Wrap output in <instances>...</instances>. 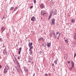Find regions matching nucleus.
Returning <instances> with one entry per match:
<instances>
[{
  "label": "nucleus",
  "mask_w": 76,
  "mask_h": 76,
  "mask_svg": "<svg viewBox=\"0 0 76 76\" xmlns=\"http://www.w3.org/2000/svg\"><path fill=\"white\" fill-rule=\"evenodd\" d=\"M75 20L74 19L72 18L71 20L72 22L73 23V22H75Z\"/></svg>",
  "instance_id": "19"
},
{
  "label": "nucleus",
  "mask_w": 76,
  "mask_h": 76,
  "mask_svg": "<svg viewBox=\"0 0 76 76\" xmlns=\"http://www.w3.org/2000/svg\"><path fill=\"white\" fill-rule=\"evenodd\" d=\"M74 55L75 56H76V53H75Z\"/></svg>",
  "instance_id": "46"
},
{
  "label": "nucleus",
  "mask_w": 76,
  "mask_h": 76,
  "mask_svg": "<svg viewBox=\"0 0 76 76\" xmlns=\"http://www.w3.org/2000/svg\"><path fill=\"white\" fill-rule=\"evenodd\" d=\"M40 7H41V9H43V8L44 7V5L42 4L40 5Z\"/></svg>",
  "instance_id": "10"
},
{
  "label": "nucleus",
  "mask_w": 76,
  "mask_h": 76,
  "mask_svg": "<svg viewBox=\"0 0 76 76\" xmlns=\"http://www.w3.org/2000/svg\"><path fill=\"white\" fill-rule=\"evenodd\" d=\"M57 61H58V59H56V60L54 61V63L55 64H57Z\"/></svg>",
  "instance_id": "13"
},
{
  "label": "nucleus",
  "mask_w": 76,
  "mask_h": 76,
  "mask_svg": "<svg viewBox=\"0 0 76 76\" xmlns=\"http://www.w3.org/2000/svg\"><path fill=\"white\" fill-rule=\"evenodd\" d=\"M42 51H40L39 53V54H42Z\"/></svg>",
  "instance_id": "27"
},
{
  "label": "nucleus",
  "mask_w": 76,
  "mask_h": 76,
  "mask_svg": "<svg viewBox=\"0 0 76 76\" xmlns=\"http://www.w3.org/2000/svg\"><path fill=\"white\" fill-rule=\"evenodd\" d=\"M31 20L32 22H34L35 20H36V18H35V17L33 16L32 18H31Z\"/></svg>",
  "instance_id": "5"
},
{
  "label": "nucleus",
  "mask_w": 76,
  "mask_h": 76,
  "mask_svg": "<svg viewBox=\"0 0 76 76\" xmlns=\"http://www.w3.org/2000/svg\"><path fill=\"white\" fill-rule=\"evenodd\" d=\"M53 36L54 37V39H56L57 38V37L56 36V34H55V32L54 31H53Z\"/></svg>",
  "instance_id": "4"
},
{
  "label": "nucleus",
  "mask_w": 76,
  "mask_h": 76,
  "mask_svg": "<svg viewBox=\"0 0 76 76\" xmlns=\"http://www.w3.org/2000/svg\"><path fill=\"white\" fill-rule=\"evenodd\" d=\"M31 49H32L30 48L29 49V51H30L29 53L30 55L32 54V50H31Z\"/></svg>",
  "instance_id": "11"
},
{
  "label": "nucleus",
  "mask_w": 76,
  "mask_h": 76,
  "mask_svg": "<svg viewBox=\"0 0 76 76\" xmlns=\"http://www.w3.org/2000/svg\"><path fill=\"white\" fill-rule=\"evenodd\" d=\"M64 57L65 60H66L67 58V55L66 54H65L64 55Z\"/></svg>",
  "instance_id": "12"
},
{
  "label": "nucleus",
  "mask_w": 76,
  "mask_h": 76,
  "mask_svg": "<svg viewBox=\"0 0 76 76\" xmlns=\"http://www.w3.org/2000/svg\"><path fill=\"white\" fill-rule=\"evenodd\" d=\"M18 50H19V51H21V50H22V48H20Z\"/></svg>",
  "instance_id": "26"
},
{
  "label": "nucleus",
  "mask_w": 76,
  "mask_h": 76,
  "mask_svg": "<svg viewBox=\"0 0 76 76\" xmlns=\"http://www.w3.org/2000/svg\"><path fill=\"white\" fill-rule=\"evenodd\" d=\"M6 19V15H4L3 16L2 20L3 19Z\"/></svg>",
  "instance_id": "17"
},
{
  "label": "nucleus",
  "mask_w": 76,
  "mask_h": 76,
  "mask_svg": "<svg viewBox=\"0 0 76 76\" xmlns=\"http://www.w3.org/2000/svg\"><path fill=\"white\" fill-rule=\"evenodd\" d=\"M50 0H48V1H50Z\"/></svg>",
  "instance_id": "53"
},
{
  "label": "nucleus",
  "mask_w": 76,
  "mask_h": 76,
  "mask_svg": "<svg viewBox=\"0 0 76 76\" xmlns=\"http://www.w3.org/2000/svg\"><path fill=\"white\" fill-rule=\"evenodd\" d=\"M41 40H42V41L44 42V41H45V39H44V38H43V37H42L39 38V39L38 41H41Z\"/></svg>",
  "instance_id": "7"
},
{
  "label": "nucleus",
  "mask_w": 76,
  "mask_h": 76,
  "mask_svg": "<svg viewBox=\"0 0 76 76\" xmlns=\"http://www.w3.org/2000/svg\"><path fill=\"white\" fill-rule=\"evenodd\" d=\"M59 37H60V34H59L58 39H59Z\"/></svg>",
  "instance_id": "41"
},
{
  "label": "nucleus",
  "mask_w": 76,
  "mask_h": 76,
  "mask_svg": "<svg viewBox=\"0 0 76 76\" xmlns=\"http://www.w3.org/2000/svg\"><path fill=\"white\" fill-rule=\"evenodd\" d=\"M7 70H8L7 69H6L5 68L4 70V73H7Z\"/></svg>",
  "instance_id": "14"
},
{
  "label": "nucleus",
  "mask_w": 76,
  "mask_h": 76,
  "mask_svg": "<svg viewBox=\"0 0 76 76\" xmlns=\"http://www.w3.org/2000/svg\"><path fill=\"white\" fill-rule=\"evenodd\" d=\"M28 61L29 63H30V62H31V61L28 60Z\"/></svg>",
  "instance_id": "42"
},
{
  "label": "nucleus",
  "mask_w": 76,
  "mask_h": 76,
  "mask_svg": "<svg viewBox=\"0 0 76 76\" xmlns=\"http://www.w3.org/2000/svg\"><path fill=\"white\" fill-rule=\"evenodd\" d=\"M33 7V6H32L30 7V8L31 9H32Z\"/></svg>",
  "instance_id": "38"
},
{
  "label": "nucleus",
  "mask_w": 76,
  "mask_h": 76,
  "mask_svg": "<svg viewBox=\"0 0 76 76\" xmlns=\"http://www.w3.org/2000/svg\"><path fill=\"white\" fill-rule=\"evenodd\" d=\"M58 33H59V32L58 31L56 33V36H57V35L58 34Z\"/></svg>",
  "instance_id": "30"
},
{
  "label": "nucleus",
  "mask_w": 76,
  "mask_h": 76,
  "mask_svg": "<svg viewBox=\"0 0 76 76\" xmlns=\"http://www.w3.org/2000/svg\"><path fill=\"white\" fill-rule=\"evenodd\" d=\"M5 69H7L8 70L9 69V67L8 66H5Z\"/></svg>",
  "instance_id": "15"
},
{
  "label": "nucleus",
  "mask_w": 76,
  "mask_h": 76,
  "mask_svg": "<svg viewBox=\"0 0 76 76\" xmlns=\"http://www.w3.org/2000/svg\"><path fill=\"white\" fill-rule=\"evenodd\" d=\"M26 69V71H28V69Z\"/></svg>",
  "instance_id": "45"
},
{
  "label": "nucleus",
  "mask_w": 76,
  "mask_h": 76,
  "mask_svg": "<svg viewBox=\"0 0 76 76\" xmlns=\"http://www.w3.org/2000/svg\"><path fill=\"white\" fill-rule=\"evenodd\" d=\"M13 61L14 63H16V61H17V59L16 58L14 57L13 58Z\"/></svg>",
  "instance_id": "6"
},
{
  "label": "nucleus",
  "mask_w": 76,
  "mask_h": 76,
  "mask_svg": "<svg viewBox=\"0 0 76 76\" xmlns=\"http://www.w3.org/2000/svg\"><path fill=\"white\" fill-rule=\"evenodd\" d=\"M51 25L52 26L54 25H54H55V23H56V22H55V19L54 18H53L51 20Z\"/></svg>",
  "instance_id": "1"
},
{
  "label": "nucleus",
  "mask_w": 76,
  "mask_h": 76,
  "mask_svg": "<svg viewBox=\"0 0 76 76\" xmlns=\"http://www.w3.org/2000/svg\"><path fill=\"white\" fill-rule=\"evenodd\" d=\"M20 57H18V60H19V59H20Z\"/></svg>",
  "instance_id": "40"
},
{
  "label": "nucleus",
  "mask_w": 76,
  "mask_h": 76,
  "mask_svg": "<svg viewBox=\"0 0 76 76\" xmlns=\"http://www.w3.org/2000/svg\"><path fill=\"white\" fill-rule=\"evenodd\" d=\"M74 64H72V68H73V67H74Z\"/></svg>",
  "instance_id": "32"
},
{
  "label": "nucleus",
  "mask_w": 76,
  "mask_h": 76,
  "mask_svg": "<svg viewBox=\"0 0 76 76\" xmlns=\"http://www.w3.org/2000/svg\"><path fill=\"white\" fill-rule=\"evenodd\" d=\"M45 75L46 76H48V74H45Z\"/></svg>",
  "instance_id": "39"
},
{
  "label": "nucleus",
  "mask_w": 76,
  "mask_h": 76,
  "mask_svg": "<svg viewBox=\"0 0 76 76\" xmlns=\"http://www.w3.org/2000/svg\"><path fill=\"white\" fill-rule=\"evenodd\" d=\"M21 52V51H18V54H19L20 55V52Z\"/></svg>",
  "instance_id": "31"
},
{
  "label": "nucleus",
  "mask_w": 76,
  "mask_h": 76,
  "mask_svg": "<svg viewBox=\"0 0 76 76\" xmlns=\"http://www.w3.org/2000/svg\"><path fill=\"white\" fill-rule=\"evenodd\" d=\"M34 3H35H35H36V0H34Z\"/></svg>",
  "instance_id": "29"
},
{
  "label": "nucleus",
  "mask_w": 76,
  "mask_h": 76,
  "mask_svg": "<svg viewBox=\"0 0 76 76\" xmlns=\"http://www.w3.org/2000/svg\"><path fill=\"white\" fill-rule=\"evenodd\" d=\"M44 46V44H43L42 45V46Z\"/></svg>",
  "instance_id": "49"
},
{
  "label": "nucleus",
  "mask_w": 76,
  "mask_h": 76,
  "mask_svg": "<svg viewBox=\"0 0 76 76\" xmlns=\"http://www.w3.org/2000/svg\"><path fill=\"white\" fill-rule=\"evenodd\" d=\"M57 14V10H54V15H56Z\"/></svg>",
  "instance_id": "18"
},
{
  "label": "nucleus",
  "mask_w": 76,
  "mask_h": 76,
  "mask_svg": "<svg viewBox=\"0 0 76 76\" xmlns=\"http://www.w3.org/2000/svg\"><path fill=\"white\" fill-rule=\"evenodd\" d=\"M3 41V39L2 38H0V41L1 42H2V41Z\"/></svg>",
  "instance_id": "23"
},
{
  "label": "nucleus",
  "mask_w": 76,
  "mask_h": 76,
  "mask_svg": "<svg viewBox=\"0 0 76 76\" xmlns=\"http://www.w3.org/2000/svg\"><path fill=\"white\" fill-rule=\"evenodd\" d=\"M16 63H17L19 65V66L20 65V64H19V61H18V60H17L16 61Z\"/></svg>",
  "instance_id": "22"
},
{
  "label": "nucleus",
  "mask_w": 76,
  "mask_h": 76,
  "mask_svg": "<svg viewBox=\"0 0 76 76\" xmlns=\"http://www.w3.org/2000/svg\"><path fill=\"white\" fill-rule=\"evenodd\" d=\"M47 46L48 48H49L51 47V43H48L47 44Z\"/></svg>",
  "instance_id": "8"
},
{
  "label": "nucleus",
  "mask_w": 76,
  "mask_h": 76,
  "mask_svg": "<svg viewBox=\"0 0 76 76\" xmlns=\"http://www.w3.org/2000/svg\"><path fill=\"white\" fill-rule=\"evenodd\" d=\"M16 69L18 72V73H20V71L19 70V69L18 67H17L15 66Z\"/></svg>",
  "instance_id": "9"
},
{
  "label": "nucleus",
  "mask_w": 76,
  "mask_h": 76,
  "mask_svg": "<svg viewBox=\"0 0 76 76\" xmlns=\"http://www.w3.org/2000/svg\"><path fill=\"white\" fill-rule=\"evenodd\" d=\"M72 68H73V67H71V68H69V69L70 70H72Z\"/></svg>",
  "instance_id": "34"
},
{
  "label": "nucleus",
  "mask_w": 76,
  "mask_h": 76,
  "mask_svg": "<svg viewBox=\"0 0 76 76\" xmlns=\"http://www.w3.org/2000/svg\"><path fill=\"white\" fill-rule=\"evenodd\" d=\"M51 16L50 15L49 17V19H50V18H51Z\"/></svg>",
  "instance_id": "36"
},
{
  "label": "nucleus",
  "mask_w": 76,
  "mask_h": 76,
  "mask_svg": "<svg viewBox=\"0 0 76 76\" xmlns=\"http://www.w3.org/2000/svg\"><path fill=\"white\" fill-rule=\"evenodd\" d=\"M41 14L42 15L44 16V15H45V14H46V11L45 10L42 11L41 12Z\"/></svg>",
  "instance_id": "3"
},
{
  "label": "nucleus",
  "mask_w": 76,
  "mask_h": 76,
  "mask_svg": "<svg viewBox=\"0 0 76 76\" xmlns=\"http://www.w3.org/2000/svg\"><path fill=\"white\" fill-rule=\"evenodd\" d=\"M14 9V7H11L10 10H13V9Z\"/></svg>",
  "instance_id": "24"
},
{
  "label": "nucleus",
  "mask_w": 76,
  "mask_h": 76,
  "mask_svg": "<svg viewBox=\"0 0 76 76\" xmlns=\"http://www.w3.org/2000/svg\"><path fill=\"white\" fill-rule=\"evenodd\" d=\"M1 65H0V69H1Z\"/></svg>",
  "instance_id": "44"
},
{
  "label": "nucleus",
  "mask_w": 76,
  "mask_h": 76,
  "mask_svg": "<svg viewBox=\"0 0 76 76\" xmlns=\"http://www.w3.org/2000/svg\"><path fill=\"white\" fill-rule=\"evenodd\" d=\"M33 76H35V75H33Z\"/></svg>",
  "instance_id": "52"
},
{
  "label": "nucleus",
  "mask_w": 76,
  "mask_h": 76,
  "mask_svg": "<svg viewBox=\"0 0 76 76\" xmlns=\"http://www.w3.org/2000/svg\"><path fill=\"white\" fill-rule=\"evenodd\" d=\"M17 46H18V45H17Z\"/></svg>",
  "instance_id": "54"
},
{
  "label": "nucleus",
  "mask_w": 76,
  "mask_h": 76,
  "mask_svg": "<svg viewBox=\"0 0 76 76\" xmlns=\"http://www.w3.org/2000/svg\"><path fill=\"white\" fill-rule=\"evenodd\" d=\"M52 15H53V13H51V12H50V15L52 16Z\"/></svg>",
  "instance_id": "35"
},
{
  "label": "nucleus",
  "mask_w": 76,
  "mask_h": 76,
  "mask_svg": "<svg viewBox=\"0 0 76 76\" xmlns=\"http://www.w3.org/2000/svg\"><path fill=\"white\" fill-rule=\"evenodd\" d=\"M17 10V8H16V9H15L14 11H15V10Z\"/></svg>",
  "instance_id": "43"
},
{
  "label": "nucleus",
  "mask_w": 76,
  "mask_h": 76,
  "mask_svg": "<svg viewBox=\"0 0 76 76\" xmlns=\"http://www.w3.org/2000/svg\"><path fill=\"white\" fill-rule=\"evenodd\" d=\"M71 63H72V64H74V62H73V61H72Z\"/></svg>",
  "instance_id": "37"
},
{
  "label": "nucleus",
  "mask_w": 76,
  "mask_h": 76,
  "mask_svg": "<svg viewBox=\"0 0 76 76\" xmlns=\"http://www.w3.org/2000/svg\"><path fill=\"white\" fill-rule=\"evenodd\" d=\"M64 41H65V42H66V43H68V42H69V41L68 40V39H67L66 40L64 39Z\"/></svg>",
  "instance_id": "20"
},
{
  "label": "nucleus",
  "mask_w": 76,
  "mask_h": 76,
  "mask_svg": "<svg viewBox=\"0 0 76 76\" xmlns=\"http://www.w3.org/2000/svg\"><path fill=\"white\" fill-rule=\"evenodd\" d=\"M51 64H52V66H54V63L53 62H51Z\"/></svg>",
  "instance_id": "25"
},
{
  "label": "nucleus",
  "mask_w": 76,
  "mask_h": 76,
  "mask_svg": "<svg viewBox=\"0 0 76 76\" xmlns=\"http://www.w3.org/2000/svg\"><path fill=\"white\" fill-rule=\"evenodd\" d=\"M76 56H75V55H74V58H75V57Z\"/></svg>",
  "instance_id": "48"
},
{
  "label": "nucleus",
  "mask_w": 76,
  "mask_h": 76,
  "mask_svg": "<svg viewBox=\"0 0 76 76\" xmlns=\"http://www.w3.org/2000/svg\"><path fill=\"white\" fill-rule=\"evenodd\" d=\"M50 36H51L52 35V33H51L50 34Z\"/></svg>",
  "instance_id": "47"
},
{
  "label": "nucleus",
  "mask_w": 76,
  "mask_h": 76,
  "mask_svg": "<svg viewBox=\"0 0 76 76\" xmlns=\"http://www.w3.org/2000/svg\"><path fill=\"white\" fill-rule=\"evenodd\" d=\"M32 44H33V43H32V42H29L28 43V47H29L30 49H33V46H32Z\"/></svg>",
  "instance_id": "2"
},
{
  "label": "nucleus",
  "mask_w": 76,
  "mask_h": 76,
  "mask_svg": "<svg viewBox=\"0 0 76 76\" xmlns=\"http://www.w3.org/2000/svg\"><path fill=\"white\" fill-rule=\"evenodd\" d=\"M34 75V76H35V74H34V75Z\"/></svg>",
  "instance_id": "51"
},
{
  "label": "nucleus",
  "mask_w": 76,
  "mask_h": 76,
  "mask_svg": "<svg viewBox=\"0 0 76 76\" xmlns=\"http://www.w3.org/2000/svg\"><path fill=\"white\" fill-rule=\"evenodd\" d=\"M54 12L53 11V10H52L51 11L50 13H53Z\"/></svg>",
  "instance_id": "28"
},
{
  "label": "nucleus",
  "mask_w": 76,
  "mask_h": 76,
  "mask_svg": "<svg viewBox=\"0 0 76 76\" xmlns=\"http://www.w3.org/2000/svg\"><path fill=\"white\" fill-rule=\"evenodd\" d=\"M67 63H68V64H70V61H67Z\"/></svg>",
  "instance_id": "33"
},
{
  "label": "nucleus",
  "mask_w": 76,
  "mask_h": 76,
  "mask_svg": "<svg viewBox=\"0 0 76 76\" xmlns=\"http://www.w3.org/2000/svg\"><path fill=\"white\" fill-rule=\"evenodd\" d=\"M73 36H74V39H76V34H74L73 35Z\"/></svg>",
  "instance_id": "21"
},
{
  "label": "nucleus",
  "mask_w": 76,
  "mask_h": 76,
  "mask_svg": "<svg viewBox=\"0 0 76 76\" xmlns=\"http://www.w3.org/2000/svg\"><path fill=\"white\" fill-rule=\"evenodd\" d=\"M49 75V76H51V74H50Z\"/></svg>",
  "instance_id": "50"
},
{
  "label": "nucleus",
  "mask_w": 76,
  "mask_h": 76,
  "mask_svg": "<svg viewBox=\"0 0 76 76\" xmlns=\"http://www.w3.org/2000/svg\"><path fill=\"white\" fill-rule=\"evenodd\" d=\"M1 30L2 31V32H3V31H4V30H5V28H4V27H2L1 28Z\"/></svg>",
  "instance_id": "16"
}]
</instances>
